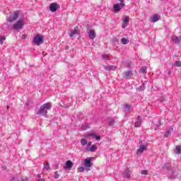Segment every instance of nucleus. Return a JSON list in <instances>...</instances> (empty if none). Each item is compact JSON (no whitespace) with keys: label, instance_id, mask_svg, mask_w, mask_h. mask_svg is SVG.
<instances>
[{"label":"nucleus","instance_id":"f257e3e1","mask_svg":"<svg viewBox=\"0 0 181 181\" xmlns=\"http://www.w3.org/2000/svg\"><path fill=\"white\" fill-rule=\"evenodd\" d=\"M52 109V103L48 102L40 106V109L37 112V115L40 117H46L47 115V111Z\"/></svg>","mask_w":181,"mask_h":181},{"label":"nucleus","instance_id":"f03ea898","mask_svg":"<svg viewBox=\"0 0 181 181\" xmlns=\"http://www.w3.org/2000/svg\"><path fill=\"white\" fill-rule=\"evenodd\" d=\"M23 25H25V21L23 20H19L12 25L11 29L13 30H19V29L23 28Z\"/></svg>","mask_w":181,"mask_h":181},{"label":"nucleus","instance_id":"7ed1b4c3","mask_svg":"<svg viewBox=\"0 0 181 181\" xmlns=\"http://www.w3.org/2000/svg\"><path fill=\"white\" fill-rule=\"evenodd\" d=\"M118 1L120 3L114 4V6H113L114 12H119V11H121V9H122V8L125 6V3H124V0H118Z\"/></svg>","mask_w":181,"mask_h":181},{"label":"nucleus","instance_id":"20e7f679","mask_svg":"<svg viewBox=\"0 0 181 181\" xmlns=\"http://www.w3.org/2000/svg\"><path fill=\"white\" fill-rule=\"evenodd\" d=\"M43 42V37H41L40 35H35V37L33 40V43H35L37 46H40Z\"/></svg>","mask_w":181,"mask_h":181},{"label":"nucleus","instance_id":"39448f33","mask_svg":"<svg viewBox=\"0 0 181 181\" xmlns=\"http://www.w3.org/2000/svg\"><path fill=\"white\" fill-rule=\"evenodd\" d=\"M18 18H19V11H15L13 16L7 18V22H14V21H16L18 19Z\"/></svg>","mask_w":181,"mask_h":181},{"label":"nucleus","instance_id":"423d86ee","mask_svg":"<svg viewBox=\"0 0 181 181\" xmlns=\"http://www.w3.org/2000/svg\"><path fill=\"white\" fill-rule=\"evenodd\" d=\"M59 8H60V6L57 3L54 2L49 4V11L51 12H56Z\"/></svg>","mask_w":181,"mask_h":181},{"label":"nucleus","instance_id":"0eeeda50","mask_svg":"<svg viewBox=\"0 0 181 181\" xmlns=\"http://www.w3.org/2000/svg\"><path fill=\"white\" fill-rule=\"evenodd\" d=\"M146 146L145 145H141L139 148L137 149L136 154L137 155H142L144 153V151H146Z\"/></svg>","mask_w":181,"mask_h":181},{"label":"nucleus","instance_id":"6e6552de","mask_svg":"<svg viewBox=\"0 0 181 181\" xmlns=\"http://www.w3.org/2000/svg\"><path fill=\"white\" fill-rule=\"evenodd\" d=\"M78 27L76 26L74 30H71L70 33H69V36L71 37H74V35H77L78 33Z\"/></svg>","mask_w":181,"mask_h":181},{"label":"nucleus","instance_id":"1a4fd4ad","mask_svg":"<svg viewBox=\"0 0 181 181\" xmlns=\"http://www.w3.org/2000/svg\"><path fill=\"white\" fill-rule=\"evenodd\" d=\"M90 136H91L93 139H95V141H100L101 139V136H97L94 133L93 134H87L86 136V138H90Z\"/></svg>","mask_w":181,"mask_h":181},{"label":"nucleus","instance_id":"9d476101","mask_svg":"<svg viewBox=\"0 0 181 181\" xmlns=\"http://www.w3.org/2000/svg\"><path fill=\"white\" fill-rule=\"evenodd\" d=\"M95 36H96L95 30H90L89 33H88L89 39H91L93 40L95 39Z\"/></svg>","mask_w":181,"mask_h":181},{"label":"nucleus","instance_id":"9b49d317","mask_svg":"<svg viewBox=\"0 0 181 181\" xmlns=\"http://www.w3.org/2000/svg\"><path fill=\"white\" fill-rule=\"evenodd\" d=\"M83 165H84L85 168H91V166H92V165H91V158L85 159Z\"/></svg>","mask_w":181,"mask_h":181},{"label":"nucleus","instance_id":"f8f14e48","mask_svg":"<svg viewBox=\"0 0 181 181\" xmlns=\"http://www.w3.org/2000/svg\"><path fill=\"white\" fill-rule=\"evenodd\" d=\"M71 168H73V162H71V160H67L66 162L65 168L68 169V170H70Z\"/></svg>","mask_w":181,"mask_h":181},{"label":"nucleus","instance_id":"ddd939ff","mask_svg":"<svg viewBox=\"0 0 181 181\" xmlns=\"http://www.w3.org/2000/svg\"><path fill=\"white\" fill-rule=\"evenodd\" d=\"M141 116H138L137 120L135 122L134 127H136V128H139V127H141Z\"/></svg>","mask_w":181,"mask_h":181},{"label":"nucleus","instance_id":"4468645a","mask_svg":"<svg viewBox=\"0 0 181 181\" xmlns=\"http://www.w3.org/2000/svg\"><path fill=\"white\" fill-rule=\"evenodd\" d=\"M160 16H159V15L158 14H155L153 17L151 18V22H158V21H159Z\"/></svg>","mask_w":181,"mask_h":181},{"label":"nucleus","instance_id":"2eb2a0df","mask_svg":"<svg viewBox=\"0 0 181 181\" xmlns=\"http://www.w3.org/2000/svg\"><path fill=\"white\" fill-rule=\"evenodd\" d=\"M131 76H132V71H129V70L125 71V72L124 73V75H123V76H124V78H128L131 77Z\"/></svg>","mask_w":181,"mask_h":181},{"label":"nucleus","instance_id":"dca6fc26","mask_svg":"<svg viewBox=\"0 0 181 181\" xmlns=\"http://www.w3.org/2000/svg\"><path fill=\"white\" fill-rule=\"evenodd\" d=\"M180 151H181V146H176V147L174 150V153H175V155H179V153H180Z\"/></svg>","mask_w":181,"mask_h":181},{"label":"nucleus","instance_id":"f3484780","mask_svg":"<svg viewBox=\"0 0 181 181\" xmlns=\"http://www.w3.org/2000/svg\"><path fill=\"white\" fill-rule=\"evenodd\" d=\"M97 149V146L95 145H92L90 146L88 148V151H89V152H95Z\"/></svg>","mask_w":181,"mask_h":181},{"label":"nucleus","instance_id":"a211bd4d","mask_svg":"<svg viewBox=\"0 0 181 181\" xmlns=\"http://www.w3.org/2000/svg\"><path fill=\"white\" fill-rule=\"evenodd\" d=\"M172 40H173V42H174V43H176V44L180 43V42H181L180 38H179L177 36L173 37Z\"/></svg>","mask_w":181,"mask_h":181},{"label":"nucleus","instance_id":"6ab92c4d","mask_svg":"<svg viewBox=\"0 0 181 181\" xmlns=\"http://www.w3.org/2000/svg\"><path fill=\"white\" fill-rule=\"evenodd\" d=\"M43 165H44V168H43L44 172H47V170L50 169V165H49V163H47V164L44 163Z\"/></svg>","mask_w":181,"mask_h":181},{"label":"nucleus","instance_id":"aec40b11","mask_svg":"<svg viewBox=\"0 0 181 181\" xmlns=\"http://www.w3.org/2000/svg\"><path fill=\"white\" fill-rule=\"evenodd\" d=\"M124 177H127V179H129L131 177V174L129 173V169L127 168L126 171L124 173Z\"/></svg>","mask_w":181,"mask_h":181},{"label":"nucleus","instance_id":"412c9836","mask_svg":"<svg viewBox=\"0 0 181 181\" xmlns=\"http://www.w3.org/2000/svg\"><path fill=\"white\" fill-rule=\"evenodd\" d=\"M121 42L122 45H128L129 43V40L125 37L122 38Z\"/></svg>","mask_w":181,"mask_h":181},{"label":"nucleus","instance_id":"4be33fe9","mask_svg":"<svg viewBox=\"0 0 181 181\" xmlns=\"http://www.w3.org/2000/svg\"><path fill=\"white\" fill-rule=\"evenodd\" d=\"M123 23L125 25H128V23H129V17L128 16L124 17Z\"/></svg>","mask_w":181,"mask_h":181},{"label":"nucleus","instance_id":"5701e85b","mask_svg":"<svg viewBox=\"0 0 181 181\" xmlns=\"http://www.w3.org/2000/svg\"><path fill=\"white\" fill-rule=\"evenodd\" d=\"M88 142V141L86 139H82L81 141V144L82 146H84L85 145H87Z\"/></svg>","mask_w":181,"mask_h":181},{"label":"nucleus","instance_id":"b1692460","mask_svg":"<svg viewBox=\"0 0 181 181\" xmlns=\"http://www.w3.org/2000/svg\"><path fill=\"white\" fill-rule=\"evenodd\" d=\"M147 69H148V68H147L146 66H142V67L140 69V73H143V74L146 73Z\"/></svg>","mask_w":181,"mask_h":181},{"label":"nucleus","instance_id":"393cba45","mask_svg":"<svg viewBox=\"0 0 181 181\" xmlns=\"http://www.w3.org/2000/svg\"><path fill=\"white\" fill-rule=\"evenodd\" d=\"M124 111L126 112H129V111H131V107H129V105H125Z\"/></svg>","mask_w":181,"mask_h":181},{"label":"nucleus","instance_id":"a878e982","mask_svg":"<svg viewBox=\"0 0 181 181\" xmlns=\"http://www.w3.org/2000/svg\"><path fill=\"white\" fill-rule=\"evenodd\" d=\"M83 129H87L88 128H90V125L87 123L83 124L81 126Z\"/></svg>","mask_w":181,"mask_h":181},{"label":"nucleus","instance_id":"bb28decb","mask_svg":"<svg viewBox=\"0 0 181 181\" xmlns=\"http://www.w3.org/2000/svg\"><path fill=\"white\" fill-rule=\"evenodd\" d=\"M174 66H175V67H181V61H176L174 63Z\"/></svg>","mask_w":181,"mask_h":181},{"label":"nucleus","instance_id":"cd10ccee","mask_svg":"<svg viewBox=\"0 0 181 181\" xmlns=\"http://www.w3.org/2000/svg\"><path fill=\"white\" fill-rule=\"evenodd\" d=\"M5 40H6V37L5 36L1 37L0 38L1 45H4V42H5Z\"/></svg>","mask_w":181,"mask_h":181},{"label":"nucleus","instance_id":"c85d7f7f","mask_svg":"<svg viewBox=\"0 0 181 181\" xmlns=\"http://www.w3.org/2000/svg\"><path fill=\"white\" fill-rule=\"evenodd\" d=\"M170 135V130H168L163 135V138H168Z\"/></svg>","mask_w":181,"mask_h":181},{"label":"nucleus","instance_id":"c756f323","mask_svg":"<svg viewBox=\"0 0 181 181\" xmlns=\"http://www.w3.org/2000/svg\"><path fill=\"white\" fill-rule=\"evenodd\" d=\"M111 70L112 71H115V70H117V66H110V71H111Z\"/></svg>","mask_w":181,"mask_h":181},{"label":"nucleus","instance_id":"7c9ffc66","mask_svg":"<svg viewBox=\"0 0 181 181\" xmlns=\"http://www.w3.org/2000/svg\"><path fill=\"white\" fill-rule=\"evenodd\" d=\"M54 179H59L60 177V175H59V172L56 171L54 175Z\"/></svg>","mask_w":181,"mask_h":181},{"label":"nucleus","instance_id":"2f4dec72","mask_svg":"<svg viewBox=\"0 0 181 181\" xmlns=\"http://www.w3.org/2000/svg\"><path fill=\"white\" fill-rule=\"evenodd\" d=\"M177 176V174L176 173H174L173 175H170L169 177L170 179H175Z\"/></svg>","mask_w":181,"mask_h":181},{"label":"nucleus","instance_id":"473e14b6","mask_svg":"<svg viewBox=\"0 0 181 181\" xmlns=\"http://www.w3.org/2000/svg\"><path fill=\"white\" fill-rule=\"evenodd\" d=\"M103 69H105V70H106L107 71H110V66H103Z\"/></svg>","mask_w":181,"mask_h":181},{"label":"nucleus","instance_id":"72a5a7b5","mask_svg":"<svg viewBox=\"0 0 181 181\" xmlns=\"http://www.w3.org/2000/svg\"><path fill=\"white\" fill-rule=\"evenodd\" d=\"M108 122L109 125H114V120L112 119H110Z\"/></svg>","mask_w":181,"mask_h":181},{"label":"nucleus","instance_id":"f704fd0d","mask_svg":"<svg viewBox=\"0 0 181 181\" xmlns=\"http://www.w3.org/2000/svg\"><path fill=\"white\" fill-rule=\"evenodd\" d=\"M141 175H148V171L146 170H144L141 172Z\"/></svg>","mask_w":181,"mask_h":181},{"label":"nucleus","instance_id":"c9c22d12","mask_svg":"<svg viewBox=\"0 0 181 181\" xmlns=\"http://www.w3.org/2000/svg\"><path fill=\"white\" fill-rule=\"evenodd\" d=\"M78 170L79 172H84V167H79Z\"/></svg>","mask_w":181,"mask_h":181},{"label":"nucleus","instance_id":"e433bc0d","mask_svg":"<svg viewBox=\"0 0 181 181\" xmlns=\"http://www.w3.org/2000/svg\"><path fill=\"white\" fill-rule=\"evenodd\" d=\"M125 66H126V67H130L131 66V62H126Z\"/></svg>","mask_w":181,"mask_h":181},{"label":"nucleus","instance_id":"4c0bfd02","mask_svg":"<svg viewBox=\"0 0 181 181\" xmlns=\"http://www.w3.org/2000/svg\"><path fill=\"white\" fill-rule=\"evenodd\" d=\"M21 39H22L23 40H25V39H26V35L23 34V35H21Z\"/></svg>","mask_w":181,"mask_h":181},{"label":"nucleus","instance_id":"58836bf2","mask_svg":"<svg viewBox=\"0 0 181 181\" xmlns=\"http://www.w3.org/2000/svg\"><path fill=\"white\" fill-rule=\"evenodd\" d=\"M122 28V29H125V28H127V25H125V24H124V23H123Z\"/></svg>","mask_w":181,"mask_h":181},{"label":"nucleus","instance_id":"ea45409f","mask_svg":"<svg viewBox=\"0 0 181 181\" xmlns=\"http://www.w3.org/2000/svg\"><path fill=\"white\" fill-rule=\"evenodd\" d=\"M37 177L38 179H40V177H42V175H40V174H37Z\"/></svg>","mask_w":181,"mask_h":181},{"label":"nucleus","instance_id":"a19ab883","mask_svg":"<svg viewBox=\"0 0 181 181\" xmlns=\"http://www.w3.org/2000/svg\"><path fill=\"white\" fill-rule=\"evenodd\" d=\"M37 181H46V180H45L44 178H40V180H38Z\"/></svg>","mask_w":181,"mask_h":181},{"label":"nucleus","instance_id":"79ce46f5","mask_svg":"<svg viewBox=\"0 0 181 181\" xmlns=\"http://www.w3.org/2000/svg\"><path fill=\"white\" fill-rule=\"evenodd\" d=\"M167 169H168V170H172L170 165H168V167H167Z\"/></svg>","mask_w":181,"mask_h":181},{"label":"nucleus","instance_id":"37998d69","mask_svg":"<svg viewBox=\"0 0 181 181\" xmlns=\"http://www.w3.org/2000/svg\"><path fill=\"white\" fill-rule=\"evenodd\" d=\"M91 144H93V142L89 141L88 144V146H92Z\"/></svg>","mask_w":181,"mask_h":181},{"label":"nucleus","instance_id":"c03bdc74","mask_svg":"<svg viewBox=\"0 0 181 181\" xmlns=\"http://www.w3.org/2000/svg\"><path fill=\"white\" fill-rule=\"evenodd\" d=\"M103 57H104L105 59H108V55H103Z\"/></svg>","mask_w":181,"mask_h":181},{"label":"nucleus","instance_id":"a18cd8bd","mask_svg":"<svg viewBox=\"0 0 181 181\" xmlns=\"http://www.w3.org/2000/svg\"><path fill=\"white\" fill-rule=\"evenodd\" d=\"M21 181H28V178H25V179H21Z\"/></svg>","mask_w":181,"mask_h":181},{"label":"nucleus","instance_id":"49530a36","mask_svg":"<svg viewBox=\"0 0 181 181\" xmlns=\"http://www.w3.org/2000/svg\"><path fill=\"white\" fill-rule=\"evenodd\" d=\"M170 131H173V127H170Z\"/></svg>","mask_w":181,"mask_h":181},{"label":"nucleus","instance_id":"de8ad7c7","mask_svg":"<svg viewBox=\"0 0 181 181\" xmlns=\"http://www.w3.org/2000/svg\"><path fill=\"white\" fill-rule=\"evenodd\" d=\"M11 181H16V180L15 179V177H13Z\"/></svg>","mask_w":181,"mask_h":181},{"label":"nucleus","instance_id":"09e8293b","mask_svg":"<svg viewBox=\"0 0 181 181\" xmlns=\"http://www.w3.org/2000/svg\"><path fill=\"white\" fill-rule=\"evenodd\" d=\"M140 90H141L142 91H144V89L142 88V86L140 87Z\"/></svg>","mask_w":181,"mask_h":181},{"label":"nucleus","instance_id":"8fccbe9b","mask_svg":"<svg viewBox=\"0 0 181 181\" xmlns=\"http://www.w3.org/2000/svg\"><path fill=\"white\" fill-rule=\"evenodd\" d=\"M6 108H7V110H8V108H9V106L7 105V106H6Z\"/></svg>","mask_w":181,"mask_h":181},{"label":"nucleus","instance_id":"3c124183","mask_svg":"<svg viewBox=\"0 0 181 181\" xmlns=\"http://www.w3.org/2000/svg\"><path fill=\"white\" fill-rule=\"evenodd\" d=\"M158 125H160V122H158Z\"/></svg>","mask_w":181,"mask_h":181},{"label":"nucleus","instance_id":"603ef678","mask_svg":"<svg viewBox=\"0 0 181 181\" xmlns=\"http://www.w3.org/2000/svg\"><path fill=\"white\" fill-rule=\"evenodd\" d=\"M115 42H118V40L116 39V40H115Z\"/></svg>","mask_w":181,"mask_h":181}]
</instances>
